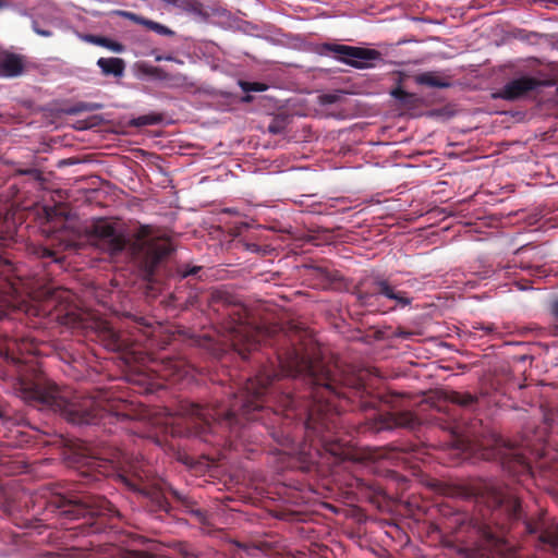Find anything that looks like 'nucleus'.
I'll use <instances>...</instances> for the list:
<instances>
[{"label": "nucleus", "mask_w": 558, "mask_h": 558, "mask_svg": "<svg viewBox=\"0 0 558 558\" xmlns=\"http://www.w3.org/2000/svg\"><path fill=\"white\" fill-rule=\"evenodd\" d=\"M306 338L307 331L300 328L278 333L276 363L247 378L228 403L181 401L165 420L167 433L238 450V442L247 440L244 421H263L283 448H290L302 433L317 452L324 449L339 460L350 459L349 441L339 437L343 405L336 400H359L363 409L368 408L365 385L360 376L326 363Z\"/></svg>", "instance_id": "nucleus-1"}, {"label": "nucleus", "mask_w": 558, "mask_h": 558, "mask_svg": "<svg viewBox=\"0 0 558 558\" xmlns=\"http://www.w3.org/2000/svg\"><path fill=\"white\" fill-rule=\"evenodd\" d=\"M9 373L14 377L15 395L25 403L59 413L73 425H102L109 433L126 429L133 417L122 400L110 398L104 390L84 393L60 387L38 367L33 359L7 355Z\"/></svg>", "instance_id": "nucleus-2"}, {"label": "nucleus", "mask_w": 558, "mask_h": 558, "mask_svg": "<svg viewBox=\"0 0 558 558\" xmlns=\"http://www.w3.org/2000/svg\"><path fill=\"white\" fill-rule=\"evenodd\" d=\"M83 466L86 468L81 472L84 484L99 482L102 477H112L145 499L147 510L156 514L171 511L172 506L167 498V495H171L178 506L195 517L199 523H208L207 512L196 508V502L191 496L182 494L156 476L150 465L142 458L129 454L120 448L109 447L100 456L85 457Z\"/></svg>", "instance_id": "nucleus-3"}, {"label": "nucleus", "mask_w": 558, "mask_h": 558, "mask_svg": "<svg viewBox=\"0 0 558 558\" xmlns=\"http://www.w3.org/2000/svg\"><path fill=\"white\" fill-rule=\"evenodd\" d=\"M476 501L485 507L483 521L472 519L470 526L483 541L498 544L505 530L521 525L536 548L558 556V523L543 512L527 517L519 497L510 488L485 486Z\"/></svg>", "instance_id": "nucleus-4"}, {"label": "nucleus", "mask_w": 558, "mask_h": 558, "mask_svg": "<svg viewBox=\"0 0 558 558\" xmlns=\"http://www.w3.org/2000/svg\"><path fill=\"white\" fill-rule=\"evenodd\" d=\"M89 234L94 245L110 257L120 256L128 250L148 278L174 252L170 238L151 225H141L129 239L116 222L100 218L92 223Z\"/></svg>", "instance_id": "nucleus-5"}, {"label": "nucleus", "mask_w": 558, "mask_h": 558, "mask_svg": "<svg viewBox=\"0 0 558 558\" xmlns=\"http://www.w3.org/2000/svg\"><path fill=\"white\" fill-rule=\"evenodd\" d=\"M47 511L65 520H88L94 533L110 529L120 530L123 514L102 496L86 492L56 493L47 500Z\"/></svg>", "instance_id": "nucleus-6"}, {"label": "nucleus", "mask_w": 558, "mask_h": 558, "mask_svg": "<svg viewBox=\"0 0 558 558\" xmlns=\"http://www.w3.org/2000/svg\"><path fill=\"white\" fill-rule=\"evenodd\" d=\"M208 304L218 314L228 341L236 348L245 341L250 345H256L251 337L256 330L247 320V308L234 294L223 289H215L210 292Z\"/></svg>", "instance_id": "nucleus-7"}, {"label": "nucleus", "mask_w": 558, "mask_h": 558, "mask_svg": "<svg viewBox=\"0 0 558 558\" xmlns=\"http://www.w3.org/2000/svg\"><path fill=\"white\" fill-rule=\"evenodd\" d=\"M478 399L470 392L441 391L428 416L430 424L448 432L457 441L469 440L472 432L459 418L460 409L472 410Z\"/></svg>", "instance_id": "nucleus-8"}, {"label": "nucleus", "mask_w": 558, "mask_h": 558, "mask_svg": "<svg viewBox=\"0 0 558 558\" xmlns=\"http://www.w3.org/2000/svg\"><path fill=\"white\" fill-rule=\"evenodd\" d=\"M530 439L523 438L521 444H514L498 436L494 438L492 452L487 453V459H498L507 472L513 476H523L532 474L531 456L541 457L539 448H532Z\"/></svg>", "instance_id": "nucleus-9"}, {"label": "nucleus", "mask_w": 558, "mask_h": 558, "mask_svg": "<svg viewBox=\"0 0 558 558\" xmlns=\"http://www.w3.org/2000/svg\"><path fill=\"white\" fill-rule=\"evenodd\" d=\"M355 295L359 303L372 311H381L379 298L384 296L387 300L395 301V305L389 307L388 311H393L397 307H405L412 303V298L405 291L398 290L391 286L387 279L376 277L371 281H363L355 290Z\"/></svg>", "instance_id": "nucleus-10"}, {"label": "nucleus", "mask_w": 558, "mask_h": 558, "mask_svg": "<svg viewBox=\"0 0 558 558\" xmlns=\"http://www.w3.org/2000/svg\"><path fill=\"white\" fill-rule=\"evenodd\" d=\"M319 56H332L337 61L357 70H368L383 64L380 51L371 48L341 45L337 43H323L315 48Z\"/></svg>", "instance_id": "nucleus-11"}, {"label": "nucleus", "mask_w": 558, "mask_h": 558, "mask_svg": "<svg viewBox=\"0 0 558 558\" xmlns=\"http://www.w3.org/2000/svg\"><path fill=\"white\" fill-rule=\"evenodd\" d=\"M418 425V418L408 410L376 414L357 426V434L379 433L395 427L414 429Z\"/></svg>", "instance_id": "nucleus-12"}, {"label": "nucleus", "mask_w": 558, "mask_h": 558, "mask_svg": "<svg viewBox=\"0 0 558 558\" xmlns=\"http://www.w3.org/2000/svg\"><path fill=\"white\" fill-rule=\"evenodd\" d=\"M542 85V82L535 77L521 76L508 82L496 93L495 97L514 101L525 97L530 92L535 90Z\"/></svg>", "instance_id": "nucleus-13"}, {"label": "nucleus", "mask_w": 558, "mask_h": 558, "mask_svg": "<svg viewBox=\"0 0 558 558\" xmlns=\"http://www.w3.org/2000/svg\"><path fill=\"white\" fill-rule=\"evenodd\" d=\"M98 341L109 351L123 352L129 347V340L107 322H101L96 331Z\"/></svg>", "instance_id": "nucleus-14"}, {"label": "nucleus", "mask_w": 558, "mask_h": 558, "mask_svg": "<svg viewBox=\"0 0 558 558\" xmlns=\"http://www.w3.org/2000/svg\"><path fill=\"white\" fill-rule=\"evenodd\" d=\"M190 365L189 363L178 356H166L162 357L161 368L159 372H162V376L166 379L175 381L189 374Z\"/></svg>", "instance_id": "nucleus-15"}, {"label": "nucleus", "mask_w": 558, "mask_h": 558, "mask_svg": "<svg viewBox=\"0 0 558 558\" xmlns=\"http://www.w3.org/2000/svg\"><path fill=\"white\" fill-rule=\"evenodd\" d=\"M58 298L59 296L56 295L48 301V305L54 308V312L52 313L53 318L62 325L70 327L76 326L80 320L78 314L68 303L63 304L60 302L57 305Z\"/></svg>", "instance_id": "nucleus-16"}, {"label": "nucleus", "mask_w": 558, "mask_h": 558, "mask_svg": "<svg viewBox=\"0 0 558 558\" xmlns=\"http://www.w3.org/2000/svg\"><path fill=\"white\" fill-rule=\"evenodd\" d=\"M114 13L117 15L128 19L136 24L143 25L146 28H148L159 35H162V36H173L174 35V32L172 29H170L169 27H167L158 22L148 20V19H146L142 15H138L136 13H133L130 11H123V10H117Z\"/></svg>", "instance_id": "nucleus-17"}, {"label": "nucleus", "mask_w": 558, "mask_h": 558, "mask_svg": "<svg viewBox=\"0 0 558 558\" xmlns=\"http://www.w3.org/2000/svg\"><path fill=\"white\" fill-rule=\"evenodd\" d=\"M26 423L22 411L14 409L11 404L0 402V433L2 429H10L12 426H20Z\"/></svg>", "instance_id": "nucleus-18"}, {"label": "nucleus", "mask_w": 558, "mask_h": 558, "mask_svg": "<svg viewBox=\"0 0 558 558\" xmlns=\"http://www.w3.org/2000/svg\"><path fill=\"white\" fill-rule=\"evenodd\" d=\"M24 71L23 58L15 53L7 54L0 62V73L5 77H16Z\"/></svg>", "instance_id": "nucleus-19"}, {"label": "nucleus", "mask_w": 558, "mask_h": 558, "mask_svg": "<svg viewBox=\"0 0 558 558\" xmlns=\"http://www.w3.org/2000/svg\"><path fill=\"white\" fill-rule=\"evenodd\" d=\"M250 325L255 328L256 332H254V335H251V337L254 339V341H256V345H250L248 342H244L241 347L239 345L236 348V345H234L232 342L231 345L232 348L241 355L242 359H247V354L252 351H255L258 349V347L260 345L262 342H269L270 345H274V342H270V339H268L267 337V332L266 330L259 328V327H256L254 326L253 324L250 323Z\"/></svg>", "instance_id": "nucleus-20"}, {"label": "nucleus", "mask_w": 558, "mask_h": 558, "mask_svg": "<svg viewBox=\"0 0 558 558\" xmlns=\"http://www.w3.org/2000/svg\"><path fill=\"white\" fill-rule=\"evenodd\" d=\"M97 65L106 76L121 77L125 70V62L121 58H99Z\"/></svg>", "instance_id": "nucleus-21"}, {"label": "nucleus", "mask_w": 558, "mask_h": 558, "mask_svg": "<svg viewBox=\"0 0 558 558\" xmlns=\"http://www.w3.org/2000/svg\"><path fill=\"white\" fill-rule=\"evenodd\" d=\"M307 268L311 271V275L314 278L319 279L324 284H330L342 280V276L338 270L329 269L323 265H311L307 266Z\"/></svg>", "instance_id": "nucleus-22"}, {"label": "nucleus", "mask_w": 558, "mask_h": 558, "mask_svg": "<svg viewBox=\"0 0 558 558\" xmlns=\"http://www.w3.org/2000/svg\"><path fill=\"white\" fill-rule=\"evenodd\" d=\"M415 83L434 88H447L450 83L441 77L437 72H424L414 77Z\"/></svg>", "instance_id": "nucleus-23"}, {"label": "nucleus", "mask_w": 558, "mask_h": 558, "mask_svg": "<svg viewBox=\"0 0 558 558\" xmlns=\"http://www.w3.org/2000/svg\"><path fill=\"white\" fill-rule=\"evenodd\" d=\"M236 546L248 556H257L258 554L267 555L274 549V545L267 541H253L250 543H236Z\"/></svg>", "instance_id": "nucleus-24"}, {"label": "nucleus", "mask_w": 558, "mask_h": 558, "mask_svg": "<svg viewBox=\"0 0 558 558\" xmlns=\"http://www.w3.org/2000/svg\"><path fill=\"white\" fill-rule=\"evenodd\" d=\"M82 38L84 41L88 44L107 48L113 52L120 53L124 50V46L121 43H118L105 36L86 34Z\"/></svg>", "instance_id": "nucleus-25"}, {"label": "nucleus", "mask_w": 558, "mask_h": 558, "mask_svg": "<svg viewBox=\"0 0 558 558\" xmlns=\"http://www.w3.org/2000/svg\"><path fill=\"white\" fill-rule=\"evenodd\" d=\"M136 383L140 385L138 392L142 393H154L159 389H162L165 385L159 380H153L148 376H140Z\"/></svg>", "instance_id": "nucleus-26"}, {"label": "nucleus", "mask_w": 558, "mask_h": 558, "mask_svg": "<svg viewBox=\"0 0 558 558\" xmlns=\"http://www.w3.org/2000/svg\"><path fill=\"white\" fill-rule=\"evenodd\" d=\"M162 114L161 113H148L140 116L131 121V124L137 128L141 126H147V125H155L162 121Z\"/></svg>", "instance_id": "nucleus-27"}, {"label": "nucleus", "mask_w": 558, "mask_h": 558, "mask_svg": "<svg viewBox=\"0 0 558 558\" xmlns=\"http://www.w3.org/2000/svg\"><path fill=\"white\" fill-rule=\"evenodd\" d=\"M514 37L523 43L537 45L545 36L536 32L519 29L515 32Z\"/></svg>", "instance_id": "nucleus-28"}, {"label": "nucleus", "mask_w": 558, "mask_h": 558, "mask_svg": "<svg viewBox=\"0 0 558 558\" xmlns=\"http://www.w3.org/2000/svg\"><path fill=\"white\" fill-rule=\"evenodd\" d=\"M288 128V117L277 116L268 125V132L274 135L283 134Z\"/></svg>", "instance_id": "nucleus-29"}, {"label": "nucleus", "mask_w": 558, "mask_h": 558, "mask_svg": "<svg viewBox=\"0 0 558 558\" xmlns=\"http://www.w3.org/2000/svg\"><path fill=\"white\" fill-rule=\"evenodd\" d=\"M239 85L241 89L245 93L250 92H265L268 89V85L260 82H246V81H240Z\"/></svg>", "instance_id": "nucleus-30"}, {"label": "nucleus", "mask_w": 558, "mask_h": 558, "mask_svg": "<svg viewBox=\"0 0 558 558\" xmlns=\"http://www.w3.org/2000/svg\"><path fill=\"white\" fill-rule=\"evenodd\" d=\"M174 549L180 558H198L197 553L187 543H178L174 545Z\"/></svg>", "instance_id": "nucleus-31"}, {"label": "nucleus", "mask_w": 558, "mask_h": 558, "mask_svg": "<svg viewBox=\"0 0 558 558\" xmlns=\"http://www.w3.org/2000/svg\"><path fill=\"white\" fill-rule=\"evenodd\" d=\"M202 269V266L181 265L177 268V274L181 278H187L192 276H197Z\"/></svg>", "instance_id": "nucleus-32"}, {"label": "nucleus", "mask_w": 558, "mask_h": 558, "mask_svg": "<svg viewBox=\"0 0 558 558\" xmlns=\"http://www.w3.org/2000/svg\"><path fill=\"white\" fill-rule=\"evenodd\" d=\"M391 96L393 98H396L397 100H399L401 102H404V104L409 102L414 97L413 94H410V93L405 92L401 87H397V88L392 89L391 90Z\"/></svg>", "instance_id": "nucleus-33"}, {"label": "nucleus", "mask_w": 558, "mask_h": 558, "mask_svg": "<svg viewBox=\"0 0 558 558\" xmlns=\"http://www.w3.org/2000/svg\"><path fill=\"white\" fill-rule=\"evenodd\" d=\"M33 253L39 258H52L53 260L57 262L56 253L49 247L36 246L34 247Z\"/></svg>", "instance_id": "nucleus-34"}, {"label": "nucleus", "mask_w": 558, "mask_h": 558, "mask_svg": "<svg viewBox=\"0 0 558 558\" xmlns=\"http://www.w3.org/2000/svg\"><path fill=\"white\" fill-rule=\"evenodd\" d=\"M124 558H157L155 555L141 550H126Z\"/></svg>", "instance_id": "nucleus-35"}, {"label": "nucleus", "mask_w": 558, "mask_h": 558, "mask_svg": "<svg viewBox=\"0 0 558 558\" xmlns=\"http://www.w3.org/2000/svg\"><path fill=\"white\" fill-rule=\"evenodd\" d=\"M550 311L556 319V323L553 325V333L558 335V299L551 303Z\"/></svg>", "instance_id": "nucleus-36"}, {"label": "nucleus", "mask_w": 558, "mask_h": 558, "mask_svg": "<svg viewBox=\"0 0 558 558\" xmlns=\"http://www.w3.org/2000/svg\"><path fill=\"white\" fill-rule=\"evenodd\" d=\"M474 330H484L486 333L494 332L497 328L494 324L476 323L473 325Z\"/></svg>", "instance_id": "nucleus-37"}, {"label": "nucleus", "mask_w": 558, "mask_h": 558, "mask_svg": "<svg viewBox=\"0 0 558 558\" xmlns=\"http://www.w3.org/2000/svg\"><path fill=\"white\" fill-rule=\"evenodd\" d=\"M404 395L402 393H392L390 396L389 403L392 404L393 408L401 407L403 404Z\"/></svg>", "instance_id": "nucleus-38"}, {"label": "nucleus", "mask_w": 558, "mask_h": 558, "mask_svg": "<svg viewBox=\"0 0 558 558\" xmlns=\"http://www.w3.org/2000/svg\"><path fill=\"white\" fill-rule=\"evenodd\" d=\"M413 332L411 331H408V330H404L403 328L401 327H398L395 331H393V336L397 337V338H402V339H410L412 337Z\"/></svg>", "instance_id": "nucleus-39"}, {"label": "nucleus", "mask_w": 558, "mask_h": 558, "mask_svg": "<svg viewBox=\"0 0 558 558\" xmlns=\"http://www.w3.org/2000/svg\"><path fill=\"white\" fill-rule=\"evenodd\" d=\"M135 326L140 329H145L150 327V323L145 317H134Z\"/></svg>", "instance_id": "nucleus-40"}, {"label": "nucleus", "mask_w": 558, "mask_h": 558, "mask_svg": "<svg viewBox=\"0 0 558 558\" xmlns=\"http://www.w3.org/2000/svg\"><path fill=\"white\" fill-rule=\"evenodd\" d=\"M19 173L20 174H24V175H31V177H33L35 179H39L40 178V172L37 169H34V168L19 170Z\"/></svg>", "instance_id": "nucleus-41"}, {"label": "nucleus", "mask_w": 558, "mask_h": 558, "mask_svg": "<svg viewBox=\"0 0 558 558\" xmlns=\"http://www.w3.org/2000/svg\"><path fill=\"white\" fill-rule=\"evenodd\" d=\"M37 33H38L39 35H41V36H46V37L51 35V32H49V31H37Z\"/></svg>", "instance_id": "nucleus-42"}, {"label": "nucleus", "mask_w": 558, "mask_h": 558, "mask_svg": "<svg viewBox=\"0 0 558 558\" xmlns=\"http://www.w3.org/2000/svg\"><path fill=\"white\" fill-rule=\"evenodd\" d=\"M325 101H326V102H329V104H330V102H332V101H333V96L326 95V96H325Z\"/></svg>", "instance_id": "nucleus-43"}, {"label": "nucleus", "mask_w": 558, "mask_h": 558, "mask_svg": "<svg viewBox=\"0 0 558 558\" xmlns=\"http://www.w3.org/2000/svg\"><path fill=\"white\" fill-rule=\"evenodd\" d=\"M251 100H252V97H251V96H248V95H247V96H245V97H243V101H251Z\"/></svg>", "instance_id": "nucleus-44"}, {"label": "nucleus", "mask_w": 558, "mask_h": 558, "mask_svg": "<svg viewBox=\"0 0 558 558\" xmlns=\"http://www.w3.org/2000/svg\"><path fill=\"white\" fill-rule=\"evenodd\" d=\"M524 250V246H521L519 250H518V253L522 252Z\"/></svg>", "instance_id": "nucleus-45"}]
</instances>
